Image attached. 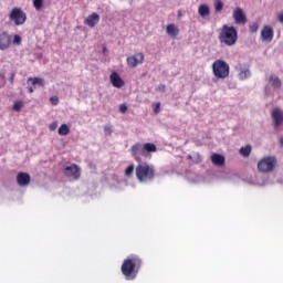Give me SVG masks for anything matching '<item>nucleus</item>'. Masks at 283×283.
Segmentation results:
<instances>
[{"instance_id": "nucleus-1", "label": "nucleus", "mask_w": 283, "mask_h": 283, "mask_svg": "<svg viewBox=\"0 0 283 283\" xmlns=\"http://www.w3.org/2000/svg\"><path fill=\"white\" fill-rule=\"evenodd\" d=\"M140 266H143V260H140L138 255L133 254L124 260L122 264V273L128 281L136 280Z\"/></svg>"}, {"instance_id": "nucleus-2", "label": "nucleus", "mask_w": 283, "mask_h": 283, "mask_svg": "<svg viewBox=\"0 0 283 283\" xmlns=\"http://www.w3.org/2000/svg\"><path fill=\"white\" fill-rule=\"evenodd\" d=\"M135 176L137 180L144 185L151 182L156 176V168L154 165L147 163H139L135 168Z\"/></svg>"}, {"instance_id": "nucleus-3", "label": "nucleus", "mask_w": 283, "mask_h": 283, "mask_svg": "<svg viewBox=\"0 0 283 283\" xmlns=\"http://www.w3.org/2000/svg\"><path fill=\"white\" fill-rule=\"evenodd\" d=\"M219 41L229 48L235 45L238 42V30H235V27L224 24L219 33Z\"/></svg>"}, {"instance_id": "nucleus-4", "label": "nucleus", "mask_w": 283, "mask_h": 283, "mask_svg": "<svg viewBox=\"0 0 283 283\" xmlns=\"http://www.w3.org/2000/svg\"><path fill=\"white\" fill-rule=\"evenodd\" d=\"M231 67L224 60H217L212 63V74L216 78L224 80L229 76Z\"/></svg>"}, {"instance_id": "nucleus-5", "label": "nucleus", "mask_w": 283, "mask_h": 283, "mask_svg": "<svg viewBox=\"0 0 283 283\" xmlns=\"http://www.w3.org/2000/svg\"><path fill=\"white\" fill-rule=\"evenodd\" d=\"M276 166H277V158L273 156L264 157L258 163V169L259 171H261V174H271V171L275 170Z\"/></svg>"}, {"instance_id": "nucleus-6", "label": "nucleus", "mask_w": 283, "mask_h": 283, "mask_svg": "<svg viewBox=\"0 0 283 283\" xmlns=\"http://www.w3.org/2000/svg\"><path fill=\"white\" fill-rule=\"evenodd\" d=\"M9 19L10 21H13L15 25H23L28 17L20 8H13L9 14Z\"/></svg>"}, {"instance_id": "nucleus-7", "label": "nucleus", "mask_w": 283, "mask_h": 283, "mask_svg": "<svg viewBox=\"0 0 283 283\" xmlns=\"http://www.w3.org/2000/svg\"><path fill=\"white\" fill-rule=\"evenodd\" d=\"M64 176L67 178H73V180H78L81 178V168L76 164H72L64 168Z\"/></svg>"}, {"instance_id": "nucleus-8", "label": "nucleus", "mask_w": 283, "mask_h": 283, "mask_svg": "<svg viewBox=\"0 0 283 283\" xmlns=\"http://www.w3.org/2000/svg\"><path fill=\"white\" fill-rule=\"evenodd\" d=\"M271 118L273 120L274 129H277L279 127H282V124H283V113H282V111L279 107L272 109Z\"/></svg>"}, {"instance_id": "nucleus-9", "label": "nucleus", "mask_w": 283, "mask_h": 283, "mask_svg": "<svg viewBox=\"0 0 283 283\" xmlns=\"http://www.w3.org/2000/svg\"><path fill=\"white\" fill-rule=\"evenodd\" d=\"M143 61H145L143 53H136L126 60L128 67H138V65L143 64Z\"/></svg>"}, {"instance_id": "nucleus-10", "label": "nucleus", "mask_w": 283, "mask_h": 283, "mask_svg": "<svg viewBox=\"0 0 283 283\" xmlns=\"http://www.w3.org/2000/svg\"><path fill=\"white\" fill-rule=\"evenodd\" d=\"M232 18L237 25H244L247 23V14H244V11L241 8H237L233 11Z\"/></svg>"}, {"instance_id": "nucleus-11", "label": "nucleus", "mask_w": 283, "mask_h": 283, "mask_svg": "<svg viewBox=\"0 0 283 283\" xmlns=\"http://www.w3.org/2000/svg\"><path fill=\"white\" fill-rule=\"evenodd\" d=\"M12 45V36L7 31L0 33V50L6 51Z\"/></svg>"}, {"instance_id": "nucleus-12", "label": "nucleus", "mask_w": 283, "mask_h": 283, "mask_svg": "<svg viewBox=\"0 0 283 283\" xmlns=\"http://www.w3.org/2000/svg\"><path fill=\"white\" fill-rule=\"evenodd\" d=\"M158 147L154 143L143 144V156L144 158H151V154H156Z\"/></svg>"}, {"instance_id": "nucleus-13", "label": "nucleus", "mask_w": 283, "mask_h": 283, "mask_svg": "<svg viewBox=\"0 0 283 283\" xmlns=\"http://www.w3.org/2000/svg\"><path fill=\"white\" fill-rule=\"evenodd\" d=\"M273 36H274L273 27L265 25L261 31L262 41H266L268 43H271V41H273Z\"/></svg>"}, {"instance_id": "nucleus-14", "label": "nucleus", "mask_w": 283, "mask_h": 283, "mask_svg": "<svg viewBox=\"0 0 283 283\" xmlns=\"http://www.w3.org/2000/svg\"><path fill=\"white\" fill-rule=\"evenodd\" d=\"M101 21V15H98V13L93 12L91 15H88L84 23L85 25H87L88 28H96V25H98Z\"/></svg>"}, {"instance_id": "nucleus-15", "label": "nucleus", "mask_w": 283, "mask_h": 283, "mask_svg": "<svg viewBox=\"0 0 283 283\" xmlns=\"http://www.w3.org/2000/svg\"><path fill=\"white\" fill-rule=\"evenodd\" d=\"M210 160L214 167H224V163H227V158L218 153H213L210 157Z\"/></svg>"}, {"instance_id": "nucleus-16", "label": "nucleus", "mask_w": 283, "mask_h": 283, "mask_svg": "<svg viewBox=\"0 0 283 283\" xmlns=\"http://www.w3.org/2000/svg\"><path fill=\"white\" fill-rule=\"evenodd\" d=\"M268 83L270 87L274 90V92L282 88V80H280V77L275 74L269 76Z\"/></svg>"}, {"instance_id": "nucleus-17", "label": "nucleus", "mask_w": 283, "mask_h": 283, "mask_svg": "<svg viewBox=\"0 0 283 283\" xmlns=\"http://www.w3.org/2000/svg\"><path fill=\"white\" fill-rule=\"evenodd\" d=\"M30 174L28 172H19L17 175V182L19 185V187H28V185H30Z\"/></svg>"}, {"instance_id": "nucleus-18", "label": "nucleus", "mask_w": 283, "mask_h": 283, "mask_svg": "<svg viewBox=\"0 0 283 283\" xmlns=\"http://www.w3.org/2000/svg\"><path fill=\"white\" fill-rule=\"evenodd\" d=\"M111 83H112L113 87H117L118 90H120V87H123L125 85V81H123L120 75L116 72H113L111 74Z\"/></svg>"}, {"instance_id": "nucleus-19", "label": "nucleus", "mask_w": 283, "mask_h": 283, "mask_svg": "<svg viewBox=\"0 0 283 283\" xmlns=\"http://www.w3.org/2000/svg\"><path fill=\"white\" fill-rule=\"evenodd\" d=\"M143 144L140 143L134 144L130 148V154L135 160H140L139 156H143Z\"/></svg>"}, {"instance_id": "nucleus-20", "label": "nucleus", "mask_w": 283, "mask_h": 283, "mask_svg": "<svg viewBox=\"0 0 283 283\" xmlns=\"http://www.w3.org/2000/svg\"><path fill=\"white\" fill-rule=\"evenodd\" d=\"M186 179L188 182H192L195 185L198 182H202V177H200L198 174L192 172V171L186 172Z\"/></svg>"}, {"instance_id": "nucleus-21", "label": "nucleus", "mask_w": 283, "mask_h": 283, "mask_svg": "<svg viewBox=\"0 0 283 283\" xmlns=\"http://www.w3.org/2000/svg\"><path fill=\"white\" fill-rule=\"evenodd\" d=\"M198 14L199 17H201V19H207L209 14H211V10L209 9V6L200 4L198 8Z\"/></svg>"}, {"instance_id": "nucleus-22", "label": "nucleus", "mask_w": 283, "mask_h": 283, "mask_svg": "<svg viewBox=\"0 0 283 283\" xmlns=\"http://www.w3.org/2000/svg\"><path fill=\"white\" fill-rule=\"evenodd\" d=\"M166 32H167L168 36H171L174 39H175V36H178V34H180V30H178L176 28V24H174V23L167 25Z\"/></svg>"}, {"instance_id": "nucleus-23", "label": "nucleus", "mask_w": 283, "mask_h": 283, "mask_svg": "<svg viewBox=\"0 0 283 283\" xmlns=\"http://www.w3.org/2000/svg\"><path fill=\"white\" fill-rule=\"evenodd\" d=\"M269 179L266 177H262L260 175L256 176V181L253 182V185H258V187H264L265 185H269Z\"/></svg>"}, {"instance_id": "nucleus-24", "label": "nucleus", "mask_w": 283, "mask_h": 283, "mask_svg": "<svg viewBox=\"0 0 283 283\" xmlns=\"http://www.w3.org/2000/svg\"><path fill=\"white\" fill-rule=\"evenodd\" d=\"M59 136H67L70 134V126L67 124H62L57 129Z\"/></svg>"}, {"instance_id": "nucleus-25", "label": "nucleus", "mask_w": 283, "mask_h": 283, "mask_svg": "<svg viewBox=\"0 0 283 283\" xmlns=\"http://www.w3.org/2000/svg\"><path fill=\"white\" fill-rule=\"evenodd\" d=\"M189 160H192L193 163H202V156L200 153H192L191 155H188Z\"/></svg>"}, {"instance_id": "nucleus-26", "label": "nucleus", "mask_w": 283, "mask_h": 283, "mask_svg": "<svg viewBox=\"0 0 283 283\" xmlns=\"http://www.w3.org/2000/svg\"><path fill=\"white\" fill-rule=\"evenodd\" d=\"M223 176H224L226 180H230L231 182H235V180H238V178H240V177H238V175L231 174V172H224Z\"/></svg>"}, {"instance_id": "nucleus-27", "label": "nucleus", "mask_w": 283, "mask_h": 283, "mask_svg": "<svg viewBox=\"0 0 283 283\" xmlns=\"http://www.w3.org/2000/svg\"><path fill=\"white\" fill-rule=\"evenodd\" d=\"M223 8H224V2H222L221 0L214 1V11L216 12H222Z\"/></svg>"}, {"instance_id": "nucleus-28", "label": "nucleus", "mask_w": 283, "mask_h": 283, "mask_svg": "<svg viewBox=\"0 0 283 283\" xmlns=\"http://www.w3.org/2000/svg\"><path fill=\"white\" fill-rule=\"evenodd\" d=\"M125 176L127 178H132L134 176V164H130L126 169H125Z\"/></svg>"}, {"instance_id": "nucleus-29", "label": "nucleus", "mask_w": 283, "mask_h": 283, "mask_svg": "<svg viewBox=\"0 0 283 283\" xmlns=\"http://www.w3.org/2000/svg\"><path fill=\"white\" fill-rule=\"evenodd\" d=\"M239 153L241 154V156H243L244 158H249V145H245L244 147H241Z\"/></svg>"}, {"instance_id": "nucleus-30", "label": "nucleus", "mask_w": 283, "mask_h": 283, "mask_svg": "<svg viewBox=\"0 0 283 283\" xmlns=\"http://www.w3.org/2000/svg\"><path fill=\"white\" fill-rule=\"evenodd\" d=\"M249 74V69H240L239 78L244 81Z\"/></svg>"}, {"instance_id": "nucleus-31", "label": "nucleus", "mask_w": 283, "mask_h": 283, "mask_svg": "<svg viewBox=\"0 0 283 283\" xmlns=\"http://www.w3.org/2000/svg\"><path fill=\"white\" fill-rule=\"evenodd\" d=\"M29 81L32 85H43V78L40 77H30Z\"/></svg>"}, {"instance_id": "nucleus-32", "label": "nucleus", "mask_w": 283, "mask_h": 283, "mask_svg": "<svg viewBox=\"0 0 283 283\" xmlns=\"http://www.w3.org/2000/svg\"><path fill=\"white\" fill-rule=\"evenodd\" d=\"M33 7L39 12L43 8V0H33Z\"/></svg>"}, {"instance_id": "nucleus-33", "label": "nucleus", "mask_w": 283, "mask_h": 283, "mask_svg": "<svg viewBox=\"0 0 283 283\" xmlns=\"http://www.w3.org/2000/svg\"><path fill=\"white\" fill-rule=\"evenodd\" d=\"M22 107H23V102H21V101H18L13 104L14 112H21Z\"/></svg>"}, {"instance_id": "nucleus-34", "label": "nucleus", "mask_w": 283, "mask_h": 283, "mask_svg": "<svg viewBox=\"0 0 283 283\" xmlns=\"http://www.w3.org/2000/svg\"><path fill=\"white\" fill-rule=\"evenodd\" d=\"M21 43V35L15 34L13 36V45H19Z\"/></svg>"}, {"instance_id": "nucleus-35", "label": "nucleus", "mask_w": 283, "mask_h": 283, "mask_svg": "<svg viewBox=\"0 0 283 283\" xmlns=\"http://www.w3.org/2000/svg\"><path fill=\"white\" fill-rule=\"evenodd\" d=\"M56 127H59V123L53 122L49 125L50 132H55Z\"/></svg>"}, {"instance_id": "nucleus-36", "label": "nucleus", "mask_w": 283, "mask_h": 283, "mask_svg": "<svg viewBox=\"0 0 283 283\" xmlns=\"http://www.w3.org/2000/svg\"><path fill=\"white\" fill-rule=\"evenodd\" d=\"M157 92H160L161 94H165V92H166L165 84H159L158 87H157Z\"/></svg>"}, {"instance_id": "nucleus-37", "label": "nucleus", "mask_w": 283, "mask_h": 283, "mask_svg": "<svg viewBox=\"0 0 283 283\" xmlns=\"http://www.w3.org/2000/svg\"><path fill=\"white\" fill-rule=\"evenodd\" d=\"M104 133L106 136H109L112 134V126H104Z\"/></svg>"}, {"instance_id": "nucleus-38", "label": "nucleus", "mask_w": 283, "mask_h": 283, "mask_svg": "<svg viewBox=\"0 0 283 283\" xmlns=\"http://www.w3.org/2000/svg\"><path fill=\"white\" fill-rule=\"evenodd\" d=\"M119 112H120L122 114H126V113H127V105L120 104V105H119Z\"/></svg>"}, {"instance_id": "nucleus-39", "label": "nucleus", "mask_w": 283, "mask_h": 283, "mask_svg": "<svg viewBox=\"0 0 283 283\" xmlns=\"http://www.w3.org/2000/svg\"><path fill=\"white\" fill-rule=\"evenodd\" d=\"M50 101H51L52 105H56L59 103V96H52L50 98Z\"/></svg>"}, {"instance_id": "nucleus-40", "label": "nucleus", "mask_w": 283, "mask_h": 283, "mask_svg": "<svg viewBox=\"0 0 283 283\" xmlns=\"http://www.w3.org/2000/svg\"><path fill=\"white\" fill-rule=\"evenodd\" d=\"M258 23H254L250 27L251 32H258Z\"/></svg>"}, {"instance_id": "nucleus-41", "label": "nucleus", "mask_w": 283, "mask_h": 283, "mask_svg": "<svg viewBox=\"0 0 283 283\" xmlns=\"http://www.w3.org/2000/svg\"><path fill=\"white\" fill-rule=\"evenodd\" d=\"M155 114H158L160 112V103H157L154 108Z\"/></svg>"}, {"instance_id": "nucleus-42", "label": "nucleus", "mask_w": 283, "mask_h": 283, "mask_svg": "<svg viewBox=\"0 0 283 283\" xmlns=\"http://www.w3.org/2000/svg\"><path fill=\"white\" fill-rule=\"evenodd\" d=\"M279 21L283 24V12L277 17Z\"/></svg>"}, {"instance_id": "nucleus-43", "label": "nucleus", "mask_w": 283, "mask_h": 283, "mask_svg": "<svg viewBox=\"0 0 283 283\" xmlns=\"http://www.w3.org/2000/svg\"><path fill=\"white\" fill-rule=\"evenodd\" d=\"M28 91H29L30 94H32V93L34 92V87L29 86V87H28Z\"/></svg>"}, {"instance_id": "nucleus-44", "label": "nucleus", "mask_w": 283, "mask_h": 283, "mask_svg": "<svg viewBox=\"0 0 283 283\" xmlns=\"http://www.w3.org/2000/svg\"><path fill=\"white\" fill-rule=\"evenodd\" d=\"M10 81H11V83H12V81H14V73L11 74Z\"/></svg>"}, {"instance_id": "nucleus-45", "label": "nucleus", "mask_w": 283, "mask_h": 283, "mask_svg": "<svg viewBox=\"0 0 283 283\" xmlns=\"http://www.w3.org/2000/svg\"><path fill=\"white\" fill-rule=\"evenodd\" d=\"M280 145L283 147V137L280 138Z\"/></svg>"}, {"instance_id": "nucleus-46", "label": "nucleus", "mask_w": 283, "mask_h": 283, "mask_svg": "<svg viewBox=\"0 0 283 283\" xmlns=\"http://www.w3.org/2000/svg\"><path fill=\"white\" fill-rule=\"evenodd\" d=\"M265 92H266V94H269V85L265 86Z\"/></svg>"}, {"instance_id": "nucleus-47", "label": "nucleus", "mask_w": 283, "mask_h": 283, "mask_svg": "<svg viewBox=\"0 0 283 283\" xmlns=\"http://www.w3.org/2000/svg\"><path fill=\"white\" fill-rule=\"evenodd\" d=\"M252 149H253V148H252L251 146H249V154H251Z\"/></svg>"}, {"instance_id": "nucleus-48", "label": "nucleus", "mask_w": 283, "mask_h": 283, "mask_svg": "<svg viewBox=\"0 0 283 283\" xmlns=\"http://www.w3.org/2000/svg\"><path fill=\"white\" fill-rule=\"evenodd\" d=\"M104 52H105V48H104Z\"/></svg>"}]
</instances>
